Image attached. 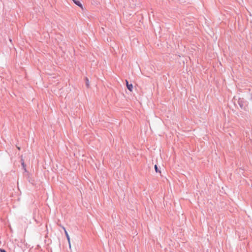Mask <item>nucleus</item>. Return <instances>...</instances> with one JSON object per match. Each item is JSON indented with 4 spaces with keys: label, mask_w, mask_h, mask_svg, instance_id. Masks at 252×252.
I'll use <instances>...</instances> for the list:
<instances>
[{
    "label": "nucleus",
    "mask_w": 252,
    "mask_h": 252,
    "mask_svg": "<svg viewBox=\"0 0 252 252\" xmlns=\"http://www.w3.org/2000/svg\"><path fill=\"white\" fill-rule=\"evenodd\" d=\"M126 85L127 89L130 91H132L133 89V86L132 84H129L127 80H126Z\"/></svg>",
    "instance_id": "obj_3"
},
{
    "label": "nucleus",
    "mask_w": 252,
    "mask_h": 252,
    "mask_svg": "<svg viewBox=\"0 0 252 252\" xmlns=\"http://www.w3.org/2000/svg\"><path fill=\"white\" fill-rule=\"evenodd\" d=\"M0 252H7L4 249H0Z\"/></svg>",
    "instance_id": "obj_7"
},
{
    "label": "nucleus",
    "mask_w": 252,
    "mask_h": 252,
    "mask_svg": "<svg viewBox=\"0 0 252 252\" xmlns=\"http://www.w3.org/2000/svg\"><path fill=\"white\" fill-rule=\"evenodd\" d=\"M65 233V236H66V237L67 238V241L68 242L69 246L70 247V246H71L70 243V239L69 236V235H68L66 230H65V233Z\"/></svg>",
    "instance_id": "obj_4"
},
{
    "label": "nucleus",
    "mask_w": 252,
    "mask_h": 252,
    "mask_svg": "<svg viewBox=\"0 0 252 252\" xmlns=\"http://www.w3.org/2000/svg\"><path fill=\"white\" fill-rule=\"evenodd\" d=\"M62 228H63V229L64 230V232H65V230H66V229L65 228V227L63 226H61Z\"/></svg>",
    "instance_id": "obj_8"
},
{
    "label": "nucleus",
    "mask_w": 252,
    "mask_h": 252,
    "mask_svg": "<svg viewBox=\"0 0 252 252\" xmlns=\"http://www.w3.org/2000/svg\"><path fill=\"white\" fill-rule=\"evenodd\" d=\"M86 85L88 88L89 87V81L88 78H86Z\"/></svg>",
    "instance_id": "obj_6"
},
{
    "label": "nucleus",
    "mask_w": 252,
    "mask_h": 252,
    "mask_svg": "<svg viewBox=\"0 0 252 252\" xmlns=\"http://www.w3.org/2000/svg\"><path fill=\"white\" fill-rule=\"evenodd\" d=\"M238 103L242 109H246V106L247 104V101L245 100L243 98H239L238 100Z\"/></svg>",
    "instance_id": "obj_1"
},
{
    "label": "nucleus",
    "mask_w": 252,
    "mask_h": 252,
    "mask_svg": "<svg viewBox=\"0 0 252 252\" xmlns=\"http://www.w3.org/2000/svg\"><path fill=\"white\" fill-rule=\"evenodd\" d=\"M81 0H72V1L74 2V3L76 5H77L79 7H80L82 10H83L84 7H83L82 4L81 3Z\"/></svg>",
    "instance_id": "obj_2"
},
{
    "label": "nucleus",
    "mask_w": 252,
    "mask_h": 252,
    "mask_svg": "<svg viewBox=\"0 0 252 252\" xmlns=\"http://www.w3.org/2000/svg\"><path fill=\"white\" fill-rule=\"evenodd\" d=\"M154 168H155V170L156 172H157V173H158V172L160 173V171L159 170L157 165H155V166H154Z\"/></svg>",
    "instance_id": "obj_5"
},
{
    "label": "nucleus",
    "mask_w": 252,
    "mask_h": 252,
    "mask_svg": "<svg viewBox=\"0 0 252 252\" xmlns=\"http://www.w3.org/2000/svg\"><path fill=\"white\" fill-rule=\"evenodd\" d=\"M22 165L24 167V162L22 163Z\"/></svg>",
    "instance_id": "obj_9"
}]
</instances>
